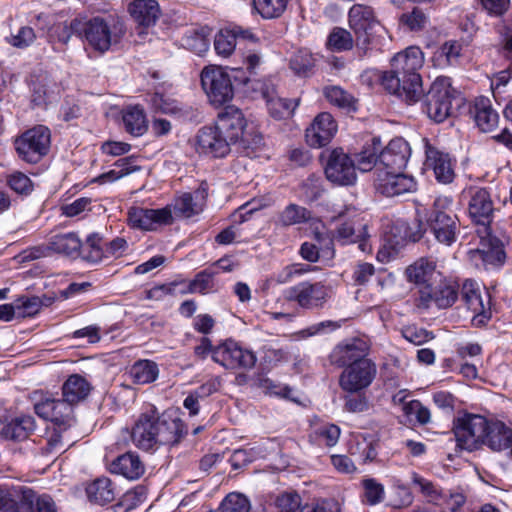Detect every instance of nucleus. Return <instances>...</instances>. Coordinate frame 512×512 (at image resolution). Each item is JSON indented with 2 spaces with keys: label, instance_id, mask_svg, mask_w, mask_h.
<instances>
[{
  "label": "nucleus",
  "instance_id": "f257e3e1",
  "mask_svg": "<svg viewBox=\"0 0 512 512\" xmlns=\"http://www.w3.org/2000/svg\"><path fill=\"white\" fill-rule=\"evenodd\" d=\"M424 64V53L417 46H410L397 53L391 60V70L380 74L383 88L407 103L417 102L422 94L419 70Z\"/></svg>",
  "mask_w": 512,
  "mask_h": 512
},
{
  "label": "nucleus",
  "instance_id": "f03ea898",
  "mask_svg": "<svg viewBox=\"0 0 512 512\" xmlns=\"http://www.w3.org/2000/svg\"><path fill=\"white\" fill-rule=\"evenodd\" d=\"M186 434V426L175 412L159 414L154 406H149L135 422L131 438L135 446L149 451L160 445L177 444Z\"/></svg>",
  "mask_w": 512,
  "mask_h": 512
},
{
  "label": "nucleus",
  "instance_id": "7ed1b4c3",
  "mask_svg": "<svg viewBox=\"0 0 512 512\" xmlns=\"http://www.w3.org/2000/svg\"><path fill=\"white\" fill-rule=\"evenodd\" d=\"M65 36L61 38L63 43L70 39V32L75 33L85 44L100 55L108 52L113 46L121 43L126 35L127 28L122 17L116 14L96 16L81 23L75 19L69 29H63Z\"/></svg>",
  "mask_w": 512,
  "mask_h": 512
},
{
  "label": "nucleus",
  "instance_id": "20e7f679",
  "mask_svg": "<svg viewBox=\"0 0 512 512\" xmlns=\"http://www.w3.org/2000/svg\"><path fill=\"white\" fill-rule=\"evenodd\" d=\"M461 198L466 203L467 214L472 223L483 226L487 231L499 211L497 204L500 198L495 189L472 185L462 191Z\"/></svg>",
  "mask_w": 512,
  "mask_h": 512
},
{
  "label": "nucleus",
  "instance_id": "39448f33",
  "mask_svg": "<svg viewBox=\"0 0 512 512\" xmlns=\"http://www.w3.org/2000/svg\"><path fill=\"white\" fill-rule=\"evenodd\" d=\"M453 199L450 196H439L433 203L427 223L435 239L446 246L457 240L460 231L458 216L452 211Z\"/></svg>",
  "mask_w": 512,
  "mask_h": 512
},
{
  "label": "nucleus",
  "instance_id": "423d86ee",
  "mask_svg": "<svg viewBox=\"0 0 512 512\" xmlns=\"http://www.w3.org/2000/svg\"><path fill=\"white\" fill-rule=\"evenodd\" d=\"M487 417L480 414L464 413L453 423L456 447L468 452L483 448Z\"/></svg>",
  "mask_w": 512,
  "mask_h": 512
},
{
  "label": "nucleus",
  "instance_id": "0eeeda50",
  "mask_svg": "<svg viewBox=\"0 0 512 512\" xmlns=\"http://www.w3.org/2000/svg\"><path fill=\"white\" fill-rule=\"evenodd\" d=\"M459 296V285L449 279L442 278L438 282L424 285L418 289L415 305L419 309H447L453 306Z\"/></svg>",
  "mask_w": 512,
  "mask_h": 512
},
{
  "label": "nucleus",
  "instance_id": "6e6552de",
  "mask_svg": "<svg viewBox=\"0 0 512 512\" xmlns=\"http://www.w3.org/2000/svg\"><path fill=\"white\" fill-rule=\"evenodd\" d=\"M340 223L332 231V241L340 245L359 243L358 247L363 252H370L371 247L367 243V224L355 209H347L338 215Z\"/></svg>",
  "mask_w": 512,
  "mask_h": 512
},
{
  "label": "nucleus",
  "instance_id": "1a4fd4ad",
  "mask_svg": "<svg viewBox=\"0 0 512 512\" xmlns=\"http://www.w3.org/2000/svg\"><path fill=\"white\" fill-rule=\"evenodd\" d=\"M456 93L449 77L436 78L425 97L424 106L428 117L435 122H443L451 113Z\"/></svg>",
  "mask_w": 512,
  "mask_h": 512
},
{
  "label": "nucleus",
  "instance_id": "9d476101",
  "mask_svg": "<svg viewBox=\"0 0 512 512\" xmlns=\"http://www.w3.org/2000/svg\"><path fill=\"white\" fill-rule=\"evenodd\" d=\"M50 130L43 125L25 131L15 140V149L19 158L27 163H38L49 151Z\"/></svg>",
  "mask_w": 512,
  "mask_h": 512
},
{
  "label": "nucleus",
  "instance_id": "9b49d317",
  "mask_svg": "<svg viewBox=\"0 0 512 512\" xmlns=\"http://www.w3.org/2000/svg\"><path fill=\"white\" fill-rule=\"evenodd\" d=\"M201 85L211 104L221 106L234 95L230 75L222 67L208 66L201 72Z\"/></svg>",
  "mask_w": 512,
  "mask_h": 512
},
{
  "label": "nucleus",
  "instance_id": "f8f14e48",
  "mask_svg": "<svg viewBox=\"0 0 512 512\" xmlns=\"http://www.w3.org/2000/svg\"><path fill=\"white\" fill-rule=\"evenodd\" d=\"M213 361L230 370H250L254 368L257 357L253 351L243 348L232 339H227L215 346Z\"/></svg>",
  "mask_w": 512,
  "mask_h": 512
},
{
  "label": "nucleus",
  "instance_id": "ddd939ff",
  "mask_svg": "<svg viewBox=\"0 0 512 512\" xmlns=\"http://www.w3.org/2000/svg\"><path fill=\"white\" fill-rule=\"evenodd\" d=\"M377 374L376 364L364 360L345 368L339 376V386L347 393H358L367 389Z\"/></svg>",
  "mask_w": 512,
  "mask_h": 512
},
{
  "label": "nucleus",
  "instance_id": "4468645a",
  "mask_svg": "<svg viewBox=\"0 0 512 512\" xmlns=\"http://www.w3.org/2000/svg\"><path fill=\"white\" fill-rule=\"evenodd\" d=\"M329 298V288L322 282L304 281L291 287L288 299L303 309H321Z\"/></svg>",
  "mask_w": 512,
  "mask_h": 512
},
{
  "label": "nucleus",
  "instance_id": "2eb2a0df",
  "mask_svg": "<svg viewBox=\"0 0 512 512\" xmlns=\"http://www.w3.org/2000/svg\"><path fill=\"white\" fill-rule=\"evenodd\" d=\"M35 413L51 421L55 428L67 430L75 424L73 408L64 400L43 397L34 404Z\"/></svg>",
  "mask_w": 512,
  "mask_h": 512
},
{
  "label": "nucleus",
  "instance_id": "dca6fc26",
  "mask_svg": "<svg viewBox=\"0 0 512 512\" xmlns=\"http://www.w3.org/2000/svg\"><path fill=\"white\" fill-rule=\"evenodd\" d=\"M127 220L130 227L143 231H154L158 227L173 223V215L170 206L159 209L142 207H130L127 212Z\"/></svg>",
  "mask_w": 512,
  "mask_h": 512
},
{
  "label": "nucleus",
  "instance_id": "f3484780",
  "mask_svg": "<svg viewBox=\"0 0 512 512\" xmlns=\"http://www.w3.org/2000/svg\"><path fill=\"white\" fill-rule=\"evenodd\" d=\"M374 186L378 193L386 197H396L417 190V182L411 175L399 172L379 170L375 172Z\"/></svg>",
  "mask_w": 512,
  "mask_h": 512
},
{
  "label": "nucleus",
  "instance_id": "a211bd4d",
  "mask_svg": "<svg viewBox=\"0 0 512 512\" xmlns=\"http://www.w3.org/2000/svg\"><path fill=\"white\" fill-rule=\"evenodd\" d=\"M326 178L335 185L350 186L356 182L355 164L342 149H334L325 165Z\"/></svg>",
  "mask_w": 512,
  "mask_h": 512
},
{
  "label": "nucleus",
  "instance_id": "6ab92c4d",
  "mask_svg": "<svg viewBox=\"0 0 512 512\" xmlns=\"http://www.w3.org/2000/svg\"><path fill=\"white\" fill-rule=\"evenodd\" d=\"M349 27L353 30L356 46L365 50L370 44L369 31L378 23L372 7L354 4L348 12Z\"/></svg>",
  "mask_w": 512,
  "mask_h": 512
},
{
  "label": "nucleus",
  "instance_id": "aec40b11",
  "mask_svg": "<svg viewBox=\"0 0 512 512\" xmlns=\"http://www.w3.org/2000/svg\"><path fill=\"white\" fill-rule=\"evenodd\" d=\"M232 144L215 125L202 127L196 136L197 152L211 158H224Z\"/></svg>",
  "mask_w": 512,
  "mask_h": 512
},
{
  "label": "nucleus",
  "instance_id": "412c9836",
  "mask_svg": "<svg viewBox=\"0 0 512 512\" xmlns=\"http://www.w3.org/2000/svg\"><path fill=\"white\" fill-rule=\"evenodd\" d=\"M471 260L477 267L485 270L501 267L506 260L503 242L495 236L487 234L482 238L481 247L469 252Z\"/></svg>",
  "mask_w": 512,
  "mask_h": 512
},
{
  "label": "nucleus",
  "instance_id": "4be33fe9",
  "mask_svg": "<svg viewBox=\"0 0 512 512\" xmlns=\"http://www.w3.org/2000/svg\"><path fill=\"white\" fill-rule=\"evenodd\" d=\"M423 143L427 169L433 171L435 179L439 183H452L455 178V160L451 158L449 153L431 144L427 138L423 139Z\"/></svg>",
  "mask_w": 512,
  "mask_h": 512
},
{
  "label": "nucleus",
  "instance_id": "5701e85b",
  "mask_svg": "<svg viewBox=\"0 0 512 512\" xmlns=\"http://www.w3.org/2000/svg\"><path fill=\"white\" fill-rule=\"evenodd\" d=\"M369 345L360 338L346 339L338 343L329 355L332 365L347 368L358 362L368 360Z\"/></svg>",
  "mask_w": 512,
  "mask_h": 512
},
{
  "label": "nucleus",
  "instance_id": "b1692460",
  "mask_svg": "<svg viewBox=\"0 0 512 512\" xmlns=\"http://www.w3.org/2000/svg\"><path fill=\"white\" fill-rule=\"evenodd\" d=\"M209 186L202 181L193 192H184L176 196L171 205V212L178 218L189 219L200 214L207 202Z\"/></svg>",
  "mask_w": 512,
  "mask_h": 512
},
{
  "label": "nucleus",
  "instance_id": "393cba45",
  "mask_svg": "<svg viewBox=\"0 0 512 512\" xmlns=\"http://www.w3.org/2000/svg\"><path fill=\"white\" fill-rule=\"evenodd\" d=\"M411 156L409 143L403 138H394L379 152L377 171H403Z\"/></svg>",
  "mask_w": 512,
  "mask_h": 512
},
{
  "label": "nucleus",
  "instance_id": "a878e982",
  "mask_svg": "<svg viewBox=\"0 0 512 512\" xmlns=\"http://www.w3.org/2000/svg\"><path fill=\"white\" fill-rule=\"evenodd\" d=\"M337 132V124L330 113L318 114L311 125L306 129V142L313 148H320L329 144Z\"/></svg>",
  "mask_w": 512,
  "mask_h": 512
},
{
  "label": "nucleus",
  "instance_id": "bb28decb",
  "mask_svg": "<svg viewBox=\"0 0 512 512\" xmlns=\"http://www.w3.org/2000/svg\"><path fill=\"white\" fill-rule=\"evenodd\" d=\"M462 299L467 308L474 314L472 322L476 326L485 324L491 316L489 300L484 303L478 284L470 279L464 281L461 289Z\"/></svg>",
  "mask_w": 512,
  "mask_h": 512
},
{
  "label": "nucleus",
  "instance_id": "cd10ccee",
  "mask_svg": "<svg viewBox=\"0 0 512 512\" xmlns=\"http://www.w3.org/2000/svg\"><path fill=\"white\" fill-rule=\"evenodd\" d=\"M214 125L234 144L243 136L246 120L239 108L227 106L219 112Z\"/></svg>",
  "mask_w": 512,
  "mask_h": 512
},
{
  "label": "nucleus",
  "instance_id": "c85d7f7f",
  "mask_svg": "<svg viewBox=\"0 0 512 512\" xmlns=\"http://www.w3.org/2000/svg\"><path fill=\"white\" fill-rule=\"evenodd\" d=\"M511 446L512 428L501 420L488 418L483 447H487L493 452H502Z\"/></svg>",
  "mask_w": 512,
  "mask_h": 512
},
{
  "label": "nucleus",
  "instance_id": "c756f323",
  "mask_svg": "<svg viewBox=\"0 0 512 512\" xmlns=\"http://www.w3.org/2000/svg\"><path fill=\"white\" fill-rule=\"evenodd\" d=\"M128 12L137 26L143 29L155 26L162 14L156 0H134L128 5Z\"/></svg>",
  "mask_w": 512,
  "mask_h": 512
},
{
  "label": "nucleus",
  "instance_id": "7c9ffc66",
  "mask_svg": "<svg viewBox=\"0 0 512 512\" xmlns=\"http://www.w3.org/2000/svg\"><path fill=\"white\" fill-rule=\"evenodd\" d=\"M110 471L129 480H137L144 474L145 466L138 454L126 452L111 462Z\"/></svg>",
  "mask_w": 512,
  "mask_h": 512
},
{
  "label": "nucleus",
  "instance_id": "2f4dec72",
  "mask_svg": "<svg viewBox=\"0 0 512 512\" xmlns=\"http://www.w3.org/2000/svg\"><path fill=\"white\" fill-rule=\"evenodd\" d=\"M35 428L36 424L33 416L20 415L3 426L0 437L6 441H23L30 436Z\"/></svg>",
  "mask_w": 512,
  "mask_h": 512
},
{
  "label": "nucleus",
  "instance_id": "473e14b6",
  "mask_svg": "<svg viewBox=\"0 0 512 512\" xmlns=\"http://www.w3.org/2000/svg\"><path fill=\"white\" fill-rule=\"evenodd\" d=\"M34 491L24 486L0 487V512H20L19 501L26 505L33 499Z\"/></svg>",
  "mask_w": 512,
  "mask_h": 512
},
{
  "label": "nucleus",
  "instance_id": "72a5a7b5",
  "mask_svg": "<svg viewBox=\"0 0 512 512\" xmlns=\"http://www.w3.org/2000/svg\"><path fill=\"white\" fill-rule=\"evenodd\" d=\"M125 131L133 137H140L148 130L146 113L140 105H129L122 110Z\"/></svg>",
  "mask_w": 512,
  "mask_h": 512
},
{
  "label": "nucleus",
  "instance_id": "f704fd0d",
  "mask_svg": "<svg viewBox=\"0 0 512 512\" xmlns=\"http://www.w3.org/2000/svg\"><path fill=\"white\" fill-rule=\"evenodd\" d=\"M49 242L52 254L77 258L82 251V241L75 232L56 234L49 239Z\"/></svg>",
  "mask_w": 512,
  "mask_h": 512
},
{
  "label": "nucleus",
  "instance_id": "c9c22d12",
  "mask_svg": "<svg viewBox=\"0 0 512 512\" xmlns=\"http://www.w3.org/2000/svg\"><path fill=\"white\" fill-rule=\"evenodd\" d=\"M474 120L482 132H491L499 122V114L486 97L476 99L474 105Z\"/></svg>",
  "mask_w": 512,
  "mask_h": 512
},
{
  "label": "nucleus",
  "instance_id": "e433bc0d",
  "mask_svg": "<svg viewBox=\"0 0 512 512\" xmlns=\"http://www.w3.org/2000/svg\"><path fill=\"white\" fill-rule=\"evenodd\" d=\"M92 390L91 384L81 375L73 374L62 386L63 399L72 407L87 398Z\"/></svg>",
  "mask_w": 512,
  "mask_h": 512
},
{
  "label": "nucleus",
  "instance_id": "4c0bfd02",
  "mask_svg": "<svg viewBox=\"0 0 512 512\" xmlns=\"http://www.w3.org/2000/svg\"><path fill=\"white\" fill-rule=\"evenodd\" d=\"M435 268L436 265L434 261L428 258H421L407 268V278L410 282L417 284L419 289L433 282Z\"/></svg>",
  "mask_w": 512,
  "mask_h": 512
},
{
  "label": "nucleus",
  "instance_id": "58836bf2",
  "mask_svg": "<svg viewBox=\"0 0 512 512\" xmlns=\"http://www.w3.org/2000/svg\"><path fill=\"white\" fill-rule=\"evenodd\" d=\"M86 493L90 502L105 505L115 498L112 481L107 477H101L91 482L86 487Z\"/></svg>",
  "mask_w": 512,
  "mask_h": 512
},
{
  "label": "nucleus",
  "instance_id": "ea45409f",
  "mask_svg": "<svg viewBox=\"0 0 512 512\" xmlns=\"http://www.w3.org/2000/svg\"><path fill=\"white\" fill-rule=\"evenodd\" d=\"M149 103L156 112L177 117H183L188 114V110L182 103L171 96L160 92L152 94L149 99Z\"/></svg>",
  "mask_w": 512,
  "mask_h": 512
},
{
  "label": "nucleus",
  "instance_id": "a19ab883",
  "mask_svg": "<svg viewBox=\"0 0 512 512\" xmlns=\"http://www.w3.org/2000/svg\"><path fill=\"white\" fill-rule=\"evenodd\" d=\"M208 35V30L205 28L191 29L183 35L181 44L185 49L197 55H202L208 51L210 46Z\"/></svg>",
  "mask_w": 512,
  "mask_h": 512
},
{
  "label": "nucleus",
  "instance_id": "79ce46f5",
  "mask_svg": "<svg viewBox=\"0 0 512 512\" xmlns=\"http://www.w3.org/2000/svg\"><path fill=\"white\" fill-rule=\"evenodd\" d=\"M218 274V270L209 267L197 273L188 285L179 291L180 294L199 293L206 294L213 290L214 276Z\"/></svg>",
  "mask_w": 512,
  "mask_h": 512
},
{
  "label": "nucleus",
  "instance_id": "37998d69",
  "mask_svg": "<svg viewBox=\"0 0 512 512\" xmlns=\"http://www.w3.org/2000/svg\"><path fill=\"white\" fill-rule=\"evenodd\" d=\"M159 369L151 360L136 361L129 370V375L135 384H148L158 377Z\"/></svg>",
  "mask_w": 512,
  "mask_h": 512
},
{
  "label": "nucleus",
  "instance_id": "c03bdc74",
  "mask_svg": "<svg viewBox=\"0 0 512 512\" xmlns=\"http://www.w3.org/2000/svg\"><path fill=\"white\" fill-rule=\"evenodd\" d=\"M312 219V212L295 203L287 205L278 216V222L285 227L304 224Z\"/></svg>",
  "mask_w": 512,
  "mask_h": 512
},
{
  "label": "nucleus",
  "instance_id": "a18cd8bd",
  "mask_svg": "<svg viewBox=\"0 0 512 512\" xmlns=\"http://www.w3.org/2000/svg\"><path fill=\"white\" fill-rule=\"evenodd\" d=\"M380 150L379 141L373 140L371 145L365 146L361 152L355 155V159H352L355 164V170L358 169L361 172H368L373 167L378 166V155Z\"/></svg>",
  "mask_w": 512,
  "mask_h": 512
},
{
  "label": "nucleus",
  "instance_id": "49530a36",
  "mask_svg": "<svg viewBox=\"0 0 512 512\" xmlns=\"http://www.w3.org/2000/svg\"><path fill=\"white\" fill-rule=\"evenodd\" d=\"M236 41L232 26L221 29L214 37L215 52L223 58L229 57L235 51Z\"/></svg>",
  "mask_w": 512,
  "mask_h": 512
},
{
  "label": "nucleus",
  "instance_id": "de8ad7c7",
  "mask_svg": "<svg viewBox=\"0 0 512 512\" xmlns=\"http://www.w3.org/2000/svg\"><path fill=\"white\" fill-rule=\"evenodd\" d=\"M354 39L351 33L341 27H334L327 40V46L331 51L342 52L353 48Z\"/></svg>",
  "mask_w": 512,
  "mask_h": 512
},
{
  "label": "nucleus",
  "instance_id": "09e8293b",
  "mask_svg": "<svg viewBox=\"0 0 512 512\" xmlns=\"http://www.w3.org/2000/svg\"><path fill=\"white\" fill-rule=\"evenodd\" d=\"M340 434L341 430L339 426L326 423L315 428L310 437L319 444H323L327 447H333L338 442Z\"/></svg>",
  "mask_w": 512,
  "mask_h": 512
},
{
  "label": "nucleus",
  "instance_id": "8fccbe9b",
  "mask_svg": "<svg viewBox=\"0 0 512 512\" xmlns=\"http://www.w3.org/2000/svg\"><path fill=\"white\" fill-rule=\"evenodd\" d=\"M412 483L420 488V492L428 499V502L435 505L442 503L444 494L432 481L427 480L419 474L413 472Z\"/></svg>",
  "mask_w": 512,
  "mask_h": 512
},
{
  "label": "nucleus",
  "instance_id": "3c124183",
  "mask_svg": "<svg viewBox=\"0 0 512 512\" xmlns=\"http://www.w3.org/2000/svg\"><path fill=\"white\" fill-rule=\"evenodd\" d=\"M287 4L288 0H253L254 8L265 19L279 17Z\"/></svg>",
  "mask_w": 512,
  "mask_h": 512
},
{
  "label": "nucleus",
  "instance_id": "603ef678",
  "mask_svg": "<svg viewBox=\"0 0 512 512\" xmlns=\"http://www.w3.org/2000/svg\"><path fill=\"white\" fill-rule=\"evenodd\" d=\"M298 106V100H290L277 96L267 104L268 111L275 119H284L292 116Z\"/></svg>",
  "mask_w": 512,
  "mask_h": 512
},
{
  "label": "nucleus",
  "instance_id": "864d4df0",
  "mask_svg": "<svg viewBox=\"0 0 512 512\" xmlns=\"http://www.w3.org/2000/svg\"><path fill=\"white\" fill-rule=\"evenodd\" d=\"M364 501L371 505H377L384 500V486L374 478H364L362 480Z\"/></svg>",
  "mask_w": 512,
  "mask_h": 512
},
{
  "label": "nucleus",
  "instance_id": "5fc2aeb1",
  "mask_svg": "<svg viewBox=\"0 0 512 512\" xmlns=\"http://www.w3.org/2000/svg\"><path fill=\"white\" fill-rule=\"evenodd\" d=\"M250 501L240 493H230L221 502L219 512H249Z\"/></svg>",
  "mask_w": 512,
  "mask_h": 512
},
{
  "label": "nucleus",
  "instance_id": "6e6d98bb",
  "mask_svg": "<svg viewBox=\"0 0 512 512\" xmlns=\"http://www.w3.org/2000/svg\"><path fill=\"white\" fill-rule=\"evenodd\" d=\"M66 430H60V428H54L49 432L46 438V443L40 448V455L44 457H55L64 449L62 433Z\"/></svg>",
  "mask_w": 512,
  "mask_h": 512
},
{
  "label": "nucleus",
  "instance_id": "4d7b16f0",
  "mask_svg": "<svg viewBox=\"0 0 512 512\" xmlns=\"http://www.w3.org/2000/svg\"><path fill=\"white\" fill-rule=\"evenodd\" d=\"M314 67V58L307 52L300 50L290 59V68L299 76H308Z\"/></svg>",
  "mask_w": 512,
  "mask_h": 512
},
{
  "label": "nucleus",
  "instance_id": "13d9d810",
  "mask_svg": "<svg viewBox=\"0 0 512 512\" xmlns=\"http://www.w3.org/2000/svg\"><path fill=\"white\" fill-rule=\"evenodd\" d=\"M399 20L409 30L419 31L425 27L428 18L420 8L415 7L411 12L403 13Z\"/></svg>",
  "mask_w": 512,
  "mask_h": 512
},
{
  "label": "nucleus",
  "instance_id": "bf43d9fd",
  "mask_svg": "<svg viewBox=\"0 0 512 512\" xmlns=\"http://www.w3.org/2000/svg\"><path fill=\"white\" fill-rule=\"evenodd\" d=\"M370 403L365 393H349L344 397V409L350 413H363L368 411Z\"/></svg>",
  "mask_w": 512,
  "mask_h": 512
},
{
  "label": "nucleus",
  "instance_id": "052dcab7",
  "mask_svg": "<svg viewBox=\"0 0 512 512\" xmlns=\"http://www.w3.org/2000/svg\"><path fill=\"white\" fill-rule=\"evenodd\" d=\"M17 317H31L36 315L42 308L43 302L37 297L19 299L17 302Z\"/></svg>",
  "mask_w": 512,
  "mask_h": 512
},
{
  "label": "nucleus",
  "instance_id": "680f3d73",
  "mask_svg": "<svg viewBox=\"0 0 512 512\" xmlns=\"http://www.w3.org/2000/svg\"><path fill=\"white\" fill-rule=\"evenodd\" d=\"M275 505L281 512H295L301 505V497L294 491L284 492L277 496Z\"/></svg>",
  "mask_w": 512,
  "mask_h": 512
},
{
  "label": "nucleus",
  "instance_id": "e2e57ef3",
  "mask_svg": "<svg viewBox=\"0 0 512 512\" xmlns=\"http://www.w3.org/2000/svg\"><path fill=\"white\" fill-rule=\"evenodd\" d=\"M324 94L327 100L339 107H350L353 103V97L338 86L326 87Z\"/></svg>",
  "mask_w": 512,
  "mask_h": 512
},
{
  "label": "nucleus",
  "instance_id": "0e129e2a",
  "mask_svg": "<svg viewBox=\"0 0 512 512\" xmlns=\"http://www.w3.org/2000/svg\"><path fill=\"white\" fill-rule=\"evenodd\" d=\"M26 505L29 512H58L55 502L46 494L37 495L34 492L33 499H28Z\"/></svg>",
  "mask_w": 512,
  "mask_h": 512
},
{
  "label": "nucleus",
  "instance_id": "69168bd1",
  "mask_svg": "<svg viewBox=\"0 0 512 512\" xmlns=\"http://www.w3.org/2000/svg\"><path fill=\"white\" fill-rule=\"evenodd\" d=\"M404 412L408 416H415L417 422L425 425L430 422V410L425 407L419 400H412L404 405Z\"/></svg>",
  "mask_w": 512,
  "mask_h": 512
},
{
  "label": "nucleus",
  "instance_id": "338daca9",
  "mask_svg": "<svg viewBox=\"0 0 512 512\" xmlns=\"http://www.w3.org/2000/svg\"><path fill=\"white\" fill-rule=\"evenodd\" d=\"M9 187L18 194L27 195L33 190L30 178L22 172H14L8 178Z\"/></svg>",
  "mask_w": 512,
  "mask_h": 512
},
{
  "label": "nucleus",
  "instance_id": "774afa93",
  "mask_svg": "<svg viewBox=\"0 0 512 512\" xmlns=\"http://www.w3.org/2000/svg\"><path fill=\"white\" fill-rule=\"evenodd\" d=\"M36 39L33 28L29 26L21 27L15 35L11 36L10 44L17 48H26Z\"/></svg>",
  "mask_w": 512,
  "mask_h": 512
}]
</instances>
